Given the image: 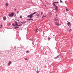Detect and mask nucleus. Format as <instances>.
Segmentation results:
<instances>
[{
    "instance_id": "f257e3e1",
    "label": "nucleus",
    "mask_w": 73,
    "mask_h": 73,
    "mask_svg": "<svg viewBox=\"0 0 73 73\" xmlns=\"http://www.w3.org/2000/svg\"><path fill=\"white\" fill-rule=\"evenodd\" d=\"M14 14H15V13L13 12H12L10 14L8 15V16L10 17H12L14 15Z\"/></svg>"
},
{
    "instance_id": "f03ea898",
    "label": "nucleus",
    "mask_w": 73,
    "mask_h": 73,
    "mask_svg": "<svg viewBox=\"0 0 73 73\" xmlns=\"http://www.w3.org/2000/svg\"><path fill=\"white\" fill-rule=\"evenodd\" d=\"M15 26L16 25L17 26H18V27L22 26V24H21L20 25H18L17 22H16V21H15Z\"/></svg>"
},
{
    "instance_id": "7ed1b4c3",
    "label": "nucleus",
    "mask_w": 73,
    "mask_h": 73,
    "mask_svg": "<svg viewBox=\"0 0 73 73\" xmlns=\"http://www.w3.org/2000/svg\"><path fill=\"white\" fill-rule=\"evenodd\" d=\"M27 17L29 18H32L33 17V13H32L30 15H28Z\"/></svg>"
},
{
    "instance_id": "20e7f679",
    "label": "nucleus",
    "mask_w": 73,
    "mask_h": 73,
    "mask_svg": "<svg viewBox=\"0 0 73 73\" xmlns=\"http://www.w3.org/2000/svg\"><path fill=\"white\" fill-rule=\"evenodd\" d=\"M53 5L54 7H55V10H58V7L57 6V5Z\"/></svg>"
},
{
    "instance_id": "39448f33",
    "label": "nucleus",
    "mask_w": 73,
    "mask_h": 73,
    "mask_svg": "<svg viewBox=\"0 0 73 73\" xmlns=\"http://www.w3.org/2000/svg\"><path fill=\"white\" fill-rule=\"evenodd\" d=\"M55 24L56 25H58V26H60L61 25V24L59 25L58 23V22H57V21H56L55 23Z\"/></svg>"
},
{
    "instance_id": "423d86ee",
    "label": "nucleus",
    "mask_w": 73,
    "mask_h": 73,
    "mask_svg": "<svg viewBox=\"0 0 73 73\" xmlns=\"http://www.w3.org/2000/svg\"><path fill=\"white\" fill-rule=\"evenodd\" d=\"M12 64V62L11 61H9V63H8V66H10V65Z\"/></svg>"
},
{
    "instance_id": "0eeeda50",
    "label": "nucleus",
    "mask_w": 73,
    "mask_h": 73,
    "mask_svg": "<svg viewBox=\"0 0 73 73\" xmlns=\"http://www.w3.org/2000/svg\"><path fill=\"white\" fill-rule=\"evenodd\" d=\"M3 20L4 21H5V20H7V18L6 17H5V16H4L3 18Z\"/></svg>"
},
{
    "instance_id": "6e6552de",
    "label": "nucleus",
    "mask_w": 73,
    "mask_h": 73,
    "mask_svg": "<svg viewBox=\"0 0 73 73\" xmlns=\"http://www.w3.org/2000/svg\"><path fill=\"white\" fill-rule=\"evenodd\" d=\"M54 3H56L58 4V1H57V2H56V1L54 2V3H52V5H55V4H54Z\"/></svg>"
},
{
    "instance_id": "1a4fd4ad",
    "label": "nucleus",
    "mask_w": 73,
    "mask_h": 73,
    "mask_svg": "<svg viewBox=\"0 0 73 73\" xmlns=\"http://www.w3.org/2000/svg\"><path fill=\"white\" fill-rule=\"evenodd\" d=\"M38 31V28H37L35 30V33H37V32H38V31Z\"/></svg>"
},
{
    "instance_id": "9d476101",
    "label": "nucleus",
    "mask_w": 73,
    "mask_h": 73,
    "mask_svg": "<svg viewBox=\"0 0 73 73\" xmlns=\"http://www.w3.org/2000/svg\"><path fill=\"white\" fill-rule=\"evenodd\" d=\"M70 24V23L69 22H68L67 23V25H68V26H69Z\"/></svg>"
},
{
    "instance_id": "9b49d317",
    "label": "nucleus",
    "mask_w": 73,
    "mask_h": 73,
    "mask_svg": "<svg viewBox=\"0 0 73 73\" xmlns=\"http://www.w3.org/2000/svg\"><path fill=\"white\" fill-rule=\"evenodd\" d=\"M66 11H69V9H68V8H66Z\"/></svg>"
},
{
    "instance_id": "f8f14e48",
    "label": "nucleus",
    "mask_w": 73,
    "mask_h": 73,
    "mask_svg": "<svg viewBox=\"0 0 73 73\" xmlns=\"http://www.w3.org/2000/svg\"><path fill=\"white\" fill-rule=\"evenodd\" d=\"M59 56V55H58V56L54 58L55 59H57V58H58Z\"/></svg>"
},
{
    "instance_id": "ddd939ff",
    "label": "nucleus",
    "mask_w": 73,
    "mask_h": 73,
    "mask_svg": "<svg viewBox=\"0 0 73 73\" xmlns=\"http://www.w3.org/2000/svg\"><path fill=\"white\" fill-rule=\"evenodd\" d=\"M5 5L6 7H7V6H8V4L7 3H6L5 4Z\"/></svg>"
},
{
    "instance_id": "4468645a",
    "label": "nucleus",
    "mask_w": 73,
    "mask_h": 73,
    "mask_svg": "<svg viewBox=\"0 0 73 73\" xmlns=\"http://www.w3.org/2000/svg\"><path fill=\"white\" fill-rule=\"evenodd\" d=\"M26 52L27 53H29V50H27L26 51Z\"/></svg>"
},
{
    "instance_id": "2eb2a0df",
    "label": "nucleus",
    "mask_w": 73,
    "mask_h": 73,
    "mask_svg": "<svg viewBox=\"0 0 73 73\" xmlns=\"http://www.w3.org/2000/svg\"><path fill=\"white\" fill-rule=\"evenodd\" d=\"M58 20V19L57 18H55V21H57Z\"/></svg>"
},
{
    "instance_id": "dca6fc26",
    "label": "nucleus",
    "mask_w": 73,
    "mask_h": 73,
    "mask_svg": "<svg viewBox=\"0 0 73 73\" xmlns=\"http://www.w3.org/2000/svg\"><path fill=\"white\" fill-rule=\"evenodd\" d=\"M19 27H16L15 28V29H17V28H19Z\"/></svg>"
},
{
    "instance_id": "f3484780",
    "label": "nucleus",
    "mask_w": 73,
    "mask_h": 73,
    "mask_svg": "<svg viewBox=\"0 0 73 73\" xmlns=\"http://www.w3.org/2000/svg\"><path fill=\"white\" fill-rule=\"evenodd\" d=\"M37 13V12H35L33 13V15H35V13Z\"/></svg>"
},
{
    "instance_id": "a211bd4d",
    "label": "nucleus",
    "mask_w": 73,
    "mask_h": 73,
    "mask_svg": "<svg viewBox=\"0 0 73 73\" xmlns=\"http://www.w3.org/2000/svg\"><path fill=\"white\" fill-rule=\"evenodd\" d=\"M36 16L37 17H38V16H39V14H36Z\"/></svg>"
},
{
    "instance_id": "6ab92c4d",
    "label": "nucleus",
    "mask_w": 73,
    "mask_h": 73,
    "mask_svg": "<svg viewBox=\"0 0 73 73\" xmlns=\"http://www.w3.org/2000/svg\"><path fill=\"white\" fill-rule=\"evenodd\" d=\"M36 73H39V71H38V70H37V71Z\"/></svg>"
},
{
    "instance_id": "aec40b11",
    "label": "nucleus",
    "mask_w": 73,
    "mask_h": 73,
    "mask_svg": "<svg viewBox=\"0 0 73 73\" xmlns=\"http://www.w3.org/2000/svg\"><path fill=\"white\" fill-rule=\"evenodd\" d=\"M60 0V2L62 3V1H61V0Z\"/></svg>"
},
{
    "instance_id": "412c9836",
    "label": "nucleus",
    "mask_w": 73,
    "mask_h": 73,
    "mask_svg": "<svg viewBox=\"0 0 73 73\" xmlns=\"http://www.w3.org/2000/svg\"><path fill=\"white\" fill-rule=\"evenodd\" d=\"M30 20H33V19L32 18L30 19Z\"/></svg>"
},
{
    "instance_id": "4be33fe9",
    "label": "nucleus",
    "mask_w": 73,
    "mask_h": 73,
    "mask_svg": "<svg viewBox=\"0 0 73 73\" xmlns=\"http://www.w3.org/2000/svg\"><path fill=\"white\" fill-rule=\"evenodd\" d=\"M12 25H13V26H15V25L14 24V23H13Z\"/></svg>"
},
{
    "instance_id": "5701e85b",
    "label": "nucleus",
    "mask_w": 73,
    "mask_h": 73,
    "mask_svg": "<svg viewBox=\"0 0 73 73\" xmlns=\"http://www.w3.org/2000/svg\"><path fill=\"white\" fill-rule=\"evenodd\" d=\"M20 18L21 19V18H22V16H20Z\"/></svg>"
},
{
    "instance_id": "b1692460",
    "label": "nucleus",
    "mask_w": 73,
    "mask_h": 73,
    "mask_svg": "<svg viewBox=\"0 0 73 73\" xmlns=\"http://www.w3.org/2000/svg\"><path fill=\"white\" fill-rule=\"evenodd\" d=\"M1 27H2V25H1Z\"/></svg>"
},
{
    "instance_id": "393cba45",
    "label": "nucleus",
    "mask_w": 73,
    "mask_h": 73,
    "mask_svg": "<svg viewBox=\"0 0 73 73\" xmlns=\"http://www.w3.org/2000/svg\"><path fill=\"white\" fill-rule=\"evenodd\" d=\"M41 15H42V13H43V12H41Z\"/></svg>"
},
{
    "instance_id": "a878e982",
    "label": "nucleus",
    "mask_w": 73,
    "mask_h": 73,
    "mask_svg": "<svg viewBox=\"0 0 73 73\" xmlns=\"http://www.w3.org/2000/svg\"><path fill=\"white\" fill-rule=\"evenodd\" d=\"M44 16V17H46V16L45 15V16Z\"/></svg>"
},
{
    "instance_id": "bb28decb",
    "label": "nucleus",
    "mask_w": 73,
    "mask_h": 73,
    "mask_svg": "<svg viewBox=\"0 0 73 73\" xmlns=\"http://www.w3.org/2000/svg\"><path fill=\"white\" fill-rule=\"evenodd\" d=\"M11 25V23H9V25Z\"/></svg>"
},
{
    "instance_id": "cd10ccee",
    "label": "nucleus",
    "mask_w": 73,
    "mask_h": 73,
    "mask_svg": "<svg viewBox=\"0 0 73 73\" xmlns=\"http://www.w3.org/2000/svg\"><path fill=\"white\" fill-rule=\"evenodd\" d=\"M25 60H27V59L26 58H25Z\"/></svg>"
},
{
    "instance_id": "c85d7f7f",
    "label": "nucleus",
    "mask_w": 73,
    "mask_h": 73,
    "mask_svg": "<svg viewBox=\"0 0 73 73\" xmlns=\"http://www.w3.org/2000/svg\"><path fill=\"white\" fill-rule=\"evenodd\" d=\"M19 12V11H17V13H18Z\"/></svg>"
},
{
    "instance_id": "c756f323",
    "label": "nucleus",
    "mask_w": 73,
    "mask_h": 73,
    "mask_svg": "<svg viewBox=\"0 0 73 73\" xmlns=\"http://www.w3.org/2000/svg\"><path fill=\"white\" fill-rule=\"evenodd\" d=\"M48 39L49 40H50V38H48Z\"/></svg>"
},
{
    "instance_id": "7c9ffc66",
    "label": "nucleus",
    "mask_w": 73,
    "mask_h": 73,
    "mask_svg": "<svg viewBox=\"0 0 73 73\" xmlns=\"http://www.w3.org/2000/svg\"><path fill=\"white\" fill-rule=\"evenodd\" d=\"M16 21H19V20H17V19H16Z\"/></svg>"
},
{
    "instance_id": "2f4dec72",
    "label": "nucleus",
    "mask_w": 73,
    "mask_h": 73,
    "mask_svg": "<svg viewBox=\"0 0 73 73\" xmlns=\"http://www.w3.org/2000/svg\"><path fill=\"white\" fill-rule=\"evenodd\" d=\"M20 23H21V24H23V23L21 22H20Z\"/></svg>"
},
{
    "instance_id": "473e14b6",
    "label": "nucleus",
    "mask_w": 73,
    "mask_h": 73,
    "mask_svg": "<svg viewBox=\"0 0 73 73\" xmlns=\"http://www.w3.org/2000/svg\"><path fill=\"white\" fill-rule=\"evenodd\" d=\"M44 17V16L42 17V18H43Z\"/></svg>"
},
{
    "instance_id": "72a5a7b5",
    "label": "nucleus",
    "mask_w": 73,
    "mask_h": 73,
    "mask_svg": "<svg viewBox=\"0 0 73 73\" xmlns=\"http://www.w3.org/2000/svg\"><path fill=\"white\" fill-rule=\"evenodd\" d=\"M15 11H16V9H15Z\"/></svg>"
},
{
    "instance_id": "f704fd0d",
    "label": "nucleus",
    "mask_w": 73,
    "mask_h": 73,
    "mask_svg": "<svg viewBox=\"0 0 73 73\" xmlns=\"http://www.w3.org/2000/svg\"><path fill=\"white\" fill-rule=\"evenodd\" d=\"M28 20H30V19H28Z\"/></svg>"
},
{
    "instance_id": "c9c22d12",
    "label": "nucleus",
    "mask_w": 73,
    "mask_h": 73,
    "mask_svg": "<svg viewBox=\"0 0 73 73\" xmlns=\"http://www.w3.org/2000/svg\"><path fill=\"white\" fill-rule=\"evenodd\" d=\"M28 19H27V21H28Z\"/></svg>"
},
{
    "instance_id": "e433bc0d",
    "label": "nucleus",
    "mask_w": 73,
    "mask_h": 73,
    "mask_svg": "<svg viewBox=\"0 0 73 73\" xmlns=\"http://www.w3.org/2000/svg\"><path fill=\"white\" fill-rule=\"evenodd\" d=\"M57 16V14H56V16Z\"/></svg>"
},
{
    "instance_id": "4c0bfd02",
    "label": "nucleus",
    "mask_w": 73,
    "mask_h": 73,
    "mask_svg": "<svg viewBox=\"0 0 73 73\" xmlns=\"http://www.w3.org/2000/svg\"><path fill=\"white\" fill-rule=\"evenodd\" d=\"M55 19H57V17H56V18Z\"/></svg>"
},
{
    "instance_id": "58836bf2",
    "label": "nucleus",
    "mask_w": 73,
    "mask_h": 73,
    "mask_svg": "<svg viewBox=\"0 0 73 73\" xmlns=\"http://www.w3.org/2000/svg\"><path fill=\"white\" fill-rule=\"evenodd\" d=\"M44 7H46V5H44Z\"/></svg>"
},
{
    "instance_id": "ea45409f",
    "label": "nucleus",
    "mask_w": 73,
    "mask_h": 73,
    "mask_svg": "<svg viewBox=\"0 0 73 73\" xmlns=\"http://www.w3.org/2000/svg\"><path fill=\"white\" fill-rule=\"evenodd\" d=\"M70 31H72V29H70Z\"/></svg>"
},
{
    "instance_id": "a19ab883",
    "label": "nucleus",
    "mask_w": 73,
    "mask_h": 73,
    "mask_svg": "<svg viewBox=\"0 0 73 73\" xmlns=\"http://www.w3.org/2000/svg\"><path fill=\"white\" fill-rule=\"evenodd\" d=\"M37 17L38 18L39 17H37Z\"/></svg>"
},
{
    "instance_id": "79ce46f5",
    "label": "nucleus",
    "mask_w": 73,
    "mask_h": 73,
    "mask_svg": "<svg viewBox=\"0 0 73 73\" xmlns=\"http://www.w3.org/2000/svg\"><path fill=\"white\" fill-rule=\"evenodd\" d=\"M19 23H20V22H19Z\"/></svg>"
},
{
    "instance_id": "37998d69",
    "label": "nucleus",
    "mask_w": 73,
    "mask_h": 73,
    "mask_svg": "<svg viewBox=\"0 0 73 73\" xmlns=\"http://www.w3.org/2000/svg\"><path fill=\"white\" fill-rule=\"evenodd\" d=\"M56 1H57V0H55Z\"/></svg>"
}]
</instances>
